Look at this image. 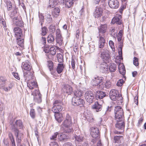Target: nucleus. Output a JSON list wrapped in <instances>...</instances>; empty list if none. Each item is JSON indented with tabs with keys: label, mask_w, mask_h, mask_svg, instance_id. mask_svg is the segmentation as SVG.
Instances as JSON below:
<instances>
[{
	"label": "nucleus",
	"mask_w": 146,
	"mask_h": 146,
	"mask_svg": "<svg viewBox=\"0 0 146 146\" xmlns=\"http://www.w3.org/2000/svg\"><path fill=\"white\" fill-rule=\"evenodd\" d=\"M102 9L99 7L96 8L94 12V16L95 18H98L100 17L102 15Z\"/></svg>",
	"instance_id": "18"
},
{
	"label": "nucleus",
	"mask_w": 146,
	"mask_h": 146,
	"mask_svg": "<svg viewBox=\"0 0 146 146\" xmlns=\"http://www.w3.org/2000/svg\"><path fill=\"white\" fill-rule=\"evenodd\" d=\"M58 135V133L57 132H56L54 133V134L50 138L51 139H52L54 140H56V137L57 135Z\"/></svg>",
	"instance_id": "59"
},
{
	"label": "nucleus",
	"mask_w": 146,
	"mask_h": 146,
	"mask_svg": "<svg viewBox=\"0 0 146 146\" xmlns=\"http://www.w3.org/2000/svg\"><path fill=\"white\" fill-rule=\"evenodd\" d=\"M8 135L10 140L14 139L13 135L11 133H9Z\"/></svg>",
	"instance_id": "64"
},
{
	"label": "nucleus",
	"mask_w": 146,
	"mask_h": 146,
	"mask_svg": "<svg viewBox=\"0 0 146 146\" xmlns=\"http://www.w3.org/2000/svg\"><path fill=\"white\" fill-rule=\"evenodd\" d=\"M37 86L36 83L34 81L27 83V86L30 89H33Z\"/></svg>",
	"instance_id": "34"
},
{
	"label": "nucleus",
	"mask_w": 146,
	"mask_h": 146,
	"mask_svg": "<svg viewBox=\"0 0 146 146\" xmlns=\"http://www.w3.org/2000/svg\"><path fill=\"white\" fill-rule=\"evenodd\" d=\"M63 106L61 105L58 106L53 107L52 109V111L54 113H59L63 109Z\"/></svg>",
	"instance_id": "23"
},
{
	"label": "nucleus",
	"mask_w": 146,
	"mask_h": 146,
	"mask_svg": "<svg viewBox=\"0 0 146 146\" xmlns=\"http://www.w3.org/2000/svg\"><path fill=\"white\" fill-rule=\"evenodd\" d=\"M50 146H59L57 143L56 142H52L50 144Z\"/></svg>",
	"instance_id": "61"
},
{
	"label": "nucleus",
	"mask_w": 146,
	"mask_h": 146,
	"mask_svg": "<svg viewBox=\"0 0 146 146\" xmlns=\"http://www.w3.org/2000/svg\"><path fill=\"white\" fill-rule=\"evenodd\" d=\"M57 3L56 0H49L48 8H52L57 4Z\"/></svg>",
	"instance_id": "32"
},
{
	"label": "nucleus",
	"mask_w": 146,
	"mask_h": 146,
	"mask_svg": "<svg viewBox=\"0 0 146 146\" xmlns=\"http://www.w3.org/2000/svg\"><path fill=\"white\" fill-rule=\"evenodd\" d=\"M57 57L58 62L62 63L63 62V56L61 54H59L57 55Z\"/></svg>",
	"instance_id": "47"
},
{
	"label": "nucleus",
	"mask_w": 146,
	"mask_h": 146,
	"mask_svg": "<svg viewBox=\"0 0 146 146\" xmlns=\"http://www.w3.org/2000/svg\"><path fill=\"white\" fill-rule=\"evenodd\" d=\"M99 36L100 39L98 43L99 50L104 48L105 43V40L104 38L101 36L100 34L99 35Z\"/></svg>",
	"instance_id": "14"
},
{
	"label": "nucleus",
	"mask_w": 146,
	"mask_h": 146,
	"mask_svg": "<svg viewBox=\"0 0 146 146\" xmlns=\"http://www.w3.org/2000/svg\"><path fill=\"white\" fill-rule=\"evenodd\" d=\"M24 127L22 121L20 120L16 121L14 124L11 126V129L12 131L14 133L16 137V140L17 143H19L21 141V134L19 133V131L17 127L20 129H23Z\"/></svg>",
	"instance_id": "1"
},
{
	"label": "nucleus",
	"mask_w": 146,
	"mask_h": 146,
	"mask_svg": "<svg viewBox=\"0 0 146 146\" xmlns=\"http://www.w3.org/2000/svg\"><path fill=\"white\" fill-rule=\"evenodd\" d=\"M108 64L106 62H103L100 65V69L102 72H106L108 71Z\"/></svg>",
	"instance_id": "19"
},
{
	"label": "nucleus",
	"mask_w": 146,
	"mask_h": 146,
	"mask_svg": "<svg viewBox=\"0 0 146 146\" xmlns=\"http://www.w3.org/2000/svg\"><path fill=\"white\" fill-rule=\"evenodd\" d=\"M13 87V85L11 83H10L8 86V87H3V88H2V89H3V90L6 92H8L10 91L11 89Z\"/></svg>",
	"instance_id": "49"
},
{
	"label": "nucleus",
	"mask_w": 146,
	"mask_h": 146,
	"mask_svg": "<svg viewBox=\"0 0 146 146\" xmlns=\"http://www.w3.org/2000/svg\"><path fill=\"white\" fill-rule=\"evenodd\" d=\"M106 96L105 92L101 91H97L95 94V98L97 100L102 99Z\"/></svg>",
	"instance_id": "17"
},
{
	"label": "nucleus",
	"mask_w": 146,
	"mask_h": 146,
	"mask_svg": "<svg viewBox=\"0 0 146 146\" xmlns=\"http://www.w3.org/2000/svg\"><path fill=\"white\" fill-rule=\"evenodd\" d=\"M124 81L123 79H121L119 80L117 83V85L118 86H120L122 85Z\"/></svg>",
	"instance_id": "58"
},
{
	"label": "nucleus",
	"mask_w": 146,
	"mask_h": 146,
	"mask_svg": "<svg viewBox=\"0 0 146 146\" xmlns=\"http://www.w3.org/2000/svg\"><path fill=\"white\" fill-rule=\"evenodd\" d=\"M32 95L33 96L34 101L38 103L42 102L41 95L38 90H36L32 93Z\"/></svg>",
	"instance_id": "7"
},
{
	"label": "nucleus",
	"mask_w": 146,
	"mask_h": 146,
	"mask_svg": "<svg viewBox=\"0 0 146 146\" xmlns=\"http://www.w3.org/2000/svg\"><path fill=\"white\" fill-rule=\"evenodd\" d=\"M90 134L92 137L96 138L99 135V131L97 128L92 127L91 129Z\"/></svg>",
	"instance_id": "15"
},
{
	"label": "nucleus",
	"mask_w": 146,
	"mask_h": 146,
	"mask_svg": "<svg viewBox=\"0 0 146 146\" xmlns=\"http://www.w3.org/2000/svg\"><path fill=\"white\" fill-rule=\"evenodd\" d=\"M47 66L50 71L52 70L53 68V64L51 61H48L47 62Z\"/></svg>",
	"instance_id": "48"
},
{
	"label": "nucleus",
	"mask_w": 146,
	"mask_h": 146,
	"mask_svg": "<svg viewBox=\"0 0 146 146\" xmlns=\"http://www.w3.org/2000/svg\"><path fill=\"white\" fill-rule=\"evenodd\" d=\"M45 19L48 23H51L52 18L50 14L48 13L46 14L45 15Z\"/></svg>",
	"instance_id": "45"
},
{
	"label": "nucleus",
	"mask_w": 146,
	"mask_h": 146,
	"mask_svg": "<svg viewBox=\"0 0 146 146\" xmlns=\"http://www.w3.org/2000/svg\"><path fill=\"white\" fill-rule=\"evenodd\" d=\"M116 68V64L112 63H110L109 66V70L111 72H114Z\"/></svg>",
	"instance_id": "39"
},
{
	"label": "nucleus",
	"mask_w": 146,
	"mask_h": 146,
	"mask_svg": "<svg viewBox=\"0 0 146 146\" xmlns=\"http://www.w3.org/2000/svg\"><path fill=\"white\" fill-rule=\"evenodd\" d=\"M38 16L40 21L39 22L40 23L41 26H42L44 20V17L42 13H39Z\"/></svg>",
	"instance_id": "46"
},
{
	"label": "nucleus",
	"mask_w": 146,
	"mask_h": 146,
	"mask_svg": "<svg viewBox=\"0 0 146 146\" xmlns=\"http://www.w3.org/2000/svg\"><path fill=\"white\" fill-rule=\"evenodd\" d=\"M60 11V10L59 8L56 7L54 9L52 13L54 17H57L59 15Z\"/></svg>",
	"instance_id": "36"
},
{
	"label": "nucleus",
	"mask_w": 146,
	"mask_h": 146,
	"mask_svg": "<svg viewBox=\"0 0 146 146\" xmlns=\"http://www.w3.org/2000/svg\"><path fill=\"white\" fill-rule=\"evenodd\" d=\"M50 54L52 55H54L56 54V50L54 47H51L50 48Z\"/></svg>",
	"instance_id": "52"
},
{
	"label": "nucleus",
	"mask_w": 146,
	"mask_h": 146,
	"mask_svg": "<svg viewBox=\"0 0 146 146\" xmlns=\"http://www.w3.org/2000/svg\"><path fill=\"white\" fill-rule=\"evenodd\" d=\"M47 40L48 42L51 43L54 40V36L52 34H50L47 37Z\"/></svg>",
	"instance_id": "42"
},
{
	"label": "nucleus",
	"mask_w": 146,
	"mask_h": 146,
	"mask_svg": "<svg viewBox=\"0 0 146 146\" xmlns=\"http://www.w3.org/2000/svg\"><path fill=\"white\" fill-rule=\"evenodd\" d=\"M53 107L63 105L62 102L60 100H56L53 103Z\"/></svg>",
	"instance_id": "41"
},
{
	"label": "nucleus",
	"mask_w": 146,
	"mask_h": 146,
	"mask_svg": "<svg viewBox=\"0 0 146 146\" xmlns=\"http://www.w3.org/2000/svg\"><path fill=\"white\" fill-rule=\"evenodd\" d=\"M118 69L119 73L122 75H123L125 73V70L124 66L123 64H120L118 66Z\"/></svg>",
	"instance_id": "28"
},
{
	"label": "nucleus",
	"mask_w": 146,
	"mask_h": 146,
	"mask_svg": "<svg viewBox=\"0 0 146 146\" xmlns=\"http://www.w3.org/2000/svg\"><path fill=\"white\" fill-rule=\"evenodd\" d=\"M109 95L111 99L113 101L116 100H120L122 99L121 94L119 93L118 90L115 89L111 90L110 91Z\"/></svg>",
	"instance_id": "3"
},
{
	"label": "nucleus",
	"mask_w": 146,
	"mask_h": 146,
	"mask_svg": "<svg viewBox=\"0 0 146 146\" xmlns=\"http://www.w3.org/2000/svg\"><path fill=\"white\" fill-rule=\"evenodd\" d=\"M99 54L101 55V58L105 61H108L110 58V55L108 51L106 48H104L99 49Z\"/></svg>",
	"instance_id": "4"
},
{
	"label": "nucleus",
	"mask_w": 146,
	"mask_h": 146,
	"mask_svg": "<svg viewBox=\"0 0 146 146\" xmlns=\"http://www.w3.org/2000/svg\"><path fill=\"white\" fill-rule=\"evenodd\" d=\"M71 65L72 68L73 69H74L75 68V61L74 59L73 58L71 60Z\"/></svg>",
	"instance_id": "63"
},
{
	"label": "nucleus",
	"mask_w": 146,
	"mask_h": 146,
	"mask_svg": "<svg viewBox=\"0 0 146 146\" xmlns=\"http://www.w3.org/2000/svg\"><path fill=\"white\" fill-rule=\"evenodd\" d=\"M64 92L68 94H70L73 91V89L71 87L68 85H65L64 88Z\"/></svg>",
	"instance_id": "24"
},
{
	"label": "nucleus",
	"mask_w": 146,
	"mask_h": 146,
	"mask_svg": "<svg viewBox=\"0 0 146 146\" xmlns=\"http://www.w3.org/2000/svg\"><path fill=\"white\" fill-rule=\"evenodd\" d=\"M24 76L25 80L29 81L30 80L32 79L33 78V74L30 73L29 75L28 74H24Z\"/></svg>",
	"instance_id": "33"
},
{
	"label": "nucleus",
	"mask_w": 146,
	"mask_h": 146,
	"mask_svg": "<svg viewBox=\"0 0 146 146\" xmlns=\"http://www.w3.org/2000/svg\"><path fill=\"white\" fill-rule=\"evenodd\" d=\"M86 118L88 121L90 122H92L94 120L93 115L92 114H88L86 117Z\"/></svg>",
	"instance_id": "44"
},
{
	"label": "nucleus",
	"mask_w": 146,
	"mask_h": 146,
	"mask_svg": "<svg viewBox=\"0 0 146 146\" xmlns=\"http://www.w3.org/2000/svg\"><path fill=\"white\" fill-rule=\"evenodd\" d=\"M64 68L63 64H59L56 69V71L58 74L61 73L62 71Z\"/></svg>",
	"instance_id": "37"
},
{
	"label": "nucleus",
	"mask_w": 146,
	"mask_h": 146,
	"mask_svg": "<svg viewBox=\"0 0 146 146\" xmlns=\"http://www.w3.org/2000/svg\"><path fill=\"white\" fill-rule=\"evenodd\" d=\"M121 16L119 14H117L113 18L111 23L113 24L116 23L120 25L122 24Z\"/></svg>",
	"instance_id": "10"
},
{
	"label": "nucleus",
	"mask_w": 146,
	"mask_h": 146,
	"mask_svg": "<svg viewBox=\"0 0 146 146\" xmlns=\"http://www.w3.org/2000/svg\"><path fill=\"white\" fill-rule=\"evenodd\" d=\"M56 36H62L60 33V31L59 29H57L56 30Z\"/></svg>",
	"instance_id": "60"
},
{
	"label": "nucleus",
	"mask_w": 146,
	"mask_h": 146,
	"mask_svg": "<svg viewBox=\"0 0 146 146\" xmlns=\"http://www.w3.org/2000/svg\"><path fill=\"white\" fill-rule=\"evenodd\" d=\"M122 36H117V39L118 42L119 47L118 49V52L119 55V58L120 59H122V49L123 46V41L122 40Z\"/></svg>",
	"instance_id": "8"
},
{
	"label": "nucleus",
	"mask_w": 146,
	"mask_h": 146,
	"mask_svg": "<svg viewBox=\"0 0 146 146\" xmlns=\"http://www.w3.org/2000/svg\"><path fill=\"white\" fill-rule=\"evenodd\" d=\"M6 5L8 11L11 10L12 8V4L10 1H7L6 2Z\"/></svg>",
	"instance_id": "51"
},
{
	"label": "nucleus",
	"mask_w": 146,
	"mask_h": 146,
	"mask_svg": "<svg viewBox=\"0 0 146 146\" xmlns=\"http://www.w3.org/2000/svg\"><path fill=\"white\" fill-rule=\"evenodd\" d=\"M114 114L115 119L116 121L123 120L124 118V112L122 108L117 106L115 107Z\"/></svg>",
	"instance_id": "2"
},
{
	"label": "nucleus",
	"mask_w": 146,
	"mask_h": 146,
	"mask_svg": "<svg viewBox=\"0 0 146 146\" xmlns=\"http://www.w3.org/2000/svg\"><path fill=\"white\" fill-rule=\"evenodd\" d=\"M92 109L95 110L96 111H99L102 110V106L96 102L92 106Z\"/></svg>",
	"instance_id": "21"
},
{
	"label": "nucleus",
	"mask_w": 146,
	"mask_h": 146,
	"mask_svg": "<svg viewBox=\"0 0 146 146\" xmlns=\"http://www.w3.org/2000/svg\"><path fill=\"white\" fill-rule=\"evenodd\" d=\"M104 85V88L105 87L107 88H109L111 86V82L109 81H106Z\"/></svg>",
	"instance_id": "55"
},
{
	"label": "nucleus",
	"mask_w": 146,
	"mask_h": 146,
	"mask_svg": "<svg viewBox=\"0 0 146 146\" xmlns=\"http://www.w3.org/2000/svg\"><path fill=\"white\" fill-rule=\"evenodd\" d=\"M55 118L56 120L59 123L61 122L62 120L63 117L61 114L58 113H54Z\"/></svg>",
	"instance_id": "29"
},
{
	"label": "nucleus",
	"mask_w": 146,
	"mask_h": 146,
	"mask_svg": "<svg viewBox=\"0 0 146 146\" xmlns=\"http://www.w3.org/2000/svg\"><path fill=\"white\" fill-rule=\"evenodd\" d=\"M133 64L136 66H137L139 65V59L136 57H134L133 60Z\"/></svg>",
	"instance_id": "54"
},
{
	"label": "nucleus",
	"mask_w": 146,
	"mask_h": 146,
	"mask_svg": "<svg viewBox=\"0 0 146 146\" xmlns=\"http://www.w3.org/2000/svg\"><path fill=\"white\" fill-rule=\"evenodd\" d=\"M71 118L70 116L68 114H67L66 116V119L62 124L63 126H68L72 125Z\"/></svg>",
	"instance_id": "16"
},
{
	"label": "nucleus",
	"mask_w": 146,
	"mask_h": 146,
	"mask_svg": "<svg viewBox=\"0 0 146 146\" xmlns=\"http://www.w3.org/2000/svg\"><path fill=\"white\" fill-rule=\"evenodd\" d=\"M75 139L79 142H82L83 140V137L81 135H76L75 137Z\"/></svg>",
	"instance_id": "50"
},
{
	"label": "nucleus",
	"mask_w": 146,
	"mask_h": 146,
	"mask_svg": "<svg viewBox=\"0 0 146 146\" xmlns=\"http://www.w3.org/2000/svg\"><path fill=\"white\" fill-rule=\"evenodd\" d=\"M65 3L66 7L70 8L73 5L74 1V0H65Z\"/></svg>",
	"instance_id": "31"
},
{
	"label": "nucleus",
	"mask_w": 146,
	"mask_h": 146,
	"mask_svg": "<svg viewBox=\"0 0 146 146\" xmlns=\"http://www.w3.org/2000/svg\"><path fill=\"white\" fill-rule=\"evenodd\" d=\"M84 96L85 99L88 102L92 103L94 102L95 96L93 92L90 91L86 92Z\"/></svg>",
	"instance_id": "5"
},
{
	"label": "nucleus",
	"mask_w": 146,
	"mask_h": 146,
	"mask_svg": "<svg viewBox=\"0 0 146 146\" xmlns=\"http://www.w3.org/2000/svg\"><path fill=\"white\" fill-rule=\"evenodd\" d=\"M67 137L64 133H62L58 136V139L60 141L64 140L66 139Z\"/></svg>",
	"instance_id": "43"
},
{
	"label": "nucleus",
	"mask_w": 146,
	"mask_h": 146,
	"mask_svg": "<svg viewBox=\"0 0 146 146\" xmlns=\"http://www.w3.org/2000/svg\"><path fill=\"white\" fill-rule=\"evenodd\" d=\"M107 28V26L106 25H101L98 28L99 35H100V33L102 34L104 33L106 31Z\"/></svg>",
	"instance_id": "20"
},
{
	"label": "nucleus",
	"mask_w": 146,
	"mask_h": 146,
	"mask_svg": "<svg viewBox=\"0 0 146 146\" xmlns=\"http://www.w3.org/2000/svg\"><path fill=\"white\" fill-rule=\"evenodd\" d=\"M21 38H17V44L21 47L23 48L24 47V39H21Z\"/></svg>",
	"instance_id": "38"
},
{
	"label": "nucleus",
	"mask_w": 146,
	"mask_h": 146,
	"mask_svg": "<svg viewBox=\"0 0 146 146\" xmlns=\"http://www.w3.org/2000/svg\"><path fill=\"white\" fill-rule=\"evenodd\" d=\"M95 80L94 81V84L95 86H97V88L100 89H102L104 88V85L103 83H101L104 78L102 77H97L95 78Z\"/></svg>",
	"instance_id": "9"
},
{
	"label": "nucleus",
	"mask_w": 146,
	"mask_h": 146,
	"mask_svg": "<svg viewBox=\"0 0 146 146\" xmlns=\"http://www.w3.org/2000/svg\"><path fill=\"white\" fill-rule=\"evenodd\" d=\"M123 139L122 136H115L113 138V142L115 143H120L121 142V141Z\"/></svg>",
	"instance_id": "26"
},
{
	"label": "nucleus",
	"mask_w": 146,
	"mask_h": 146,
	"mask_svg": "<svg viewBox=\"0 0 146 146\" xmlns=\"http://www.w3.org/2000/svg\"><path fill=\"white\" fill-rule=\"evenodd\" d=\"M56 41L57 45L59 46H62L63 44V38L62 36H56Z\"/></svg>",
	"instance_id": "30"
},
{
	"label": "nucleus",
	"mask_w": 146,
	"mask_h": 146,
	"mask_svg": "<svg viewBox=\"0 0 146 146\" xmlns=\"http://www.w3.org/2000/svg\"><path fill=\"white\" fill-rule=\"evenodd\" d=\"M47 29L45 27H42L41 35L43 36L45 35L47 33Z\"/></svg>",
	"instance_id": "53"
},
{
	"label": "nucleus",
	"mask_w": 146,
	"mask_h": 146,
	"mask_svg": "<svg viewBox=\"0 0 146 146\" xmlns=\"http://www.w3.org/2000/svg\"><path fill=\"white\" fill-rule=\"evenodd\" d=\"M6 80L3 77H0V88L2 89L5 86Z\"/></svg>",
	"instance_id": "35"
},
{
	"label": "nucleus",
	"mask_w": 146,
	"mask_h": 146,
	"mask_svg": "<svg viewBox=\"0 0 146 146\" xmlns=\"http://www.w3.org/2000/svg\"><path fill=\"white\" fill-rule=\"evenodd\" d=\"M63 146H73V145L71 143L67 142L64 143Z\"/></svg>",
	"instance_id": "62"
},
{
	"label": "nucleus",
	"mask_w": 146,
	"mask_h": 146,
	"mask_svg": "<svg viewBox=\"0 0 146 146\" xmlns=\"http://www.w3.org/2000/svg\"><path fill=\"white\" fill-rule=\"evenodd\" d=\"M63 130L64 133H70L73 131V128L72 125L63 126Z\"/></svg>",
	"instance_id": "25"
},
{
	"label": "nucleus",
	"mask_w": 146,
	"mask_h": 146,
	"mask_svg": "<svg viewBox=\"0 0 146 146\" xmlns=\"http://www.w3.org/2000/svg\"><path fill=\"white\" fill-rule=\"evenodd\" d=\"M110 7L113 9H117L119 6V3L117 0H109L108 2Z\"/></svg>",
	"instance_id": "11"
},
{
	"label": "nucleus",
	"mask_w": 146,
	"mask_h": 146,
	"mask_svg": "<svg viewBox=\"0 0 146 146\" xmlns=\"http://www.w3.org/2000/svg\"><path fill=\"white\" fill-rule=\"evenodd\" d=\"M49 31L50 32L53 33L55 30V27L54 25H51L49 27Z\"/></svg>",
	"instance_id": "57"
},
{
	"label": "nucleus",
	"mask_w": 146,
	"mask_h": 146,
	"mask_svg": "<svg viewBox=\"0 0 146 146\" xmlns=\"http://www.w3.org/2000/svg\"><path fill=\"white\" fill-rule=\"evenodd\" d=\"M72 104L74 106L82 105L83 106L85 104L84 100L80 98L74 97L71 101Z\"/></svg>",
	"instance_id": "6"
},
{
	"label": "nucleus",
	"mask_w": 146,
	"mask_h": 146,
	"mask_svg": "<svg viewBox=\"0 0 146 146\" xmlns=\"http://www.w3.org/2000/svg\"><path fill=\"white\" fill-rule=\"evenodd\" d=\"M15 36L17 38L22 37V33L21 29L18 27H15L13 29Z\"/></svg>",
	"instance_id": "12"
},
{
	"label": "nucleus",
	"mask_w": 146,
	"mask_h": 146,
	"mask_svg": "<svg viewBox=\"0 0 146 146\" xmlns=\"http://www.w3.org/2000/svg\"><path fill=\"white\" fill-rule=\"evenodd\" d=\"M30 114L32 118H34L35 117V113L34 109H31L30 112Z\"/></svg>",
	"instance_id": "56"
},
{
	"label": "nucleus",
	"mask_w": 146,
	"mask_h": 146,
	"mask_svg": "<svg viewBox=\"0 0 146 146\" xmlns=\"http://www.w3.org/2000/svg\"><path fill=\"white\" fill-rule=\"evenodd\" d=\"M123 121H116L117 122L115 124L116 127L119 129H123L124 128L125 125Z\"/></svg>",
	"instance_id": "22"
},
{
	"label": "nucleus",
	"mask_w": 146,
	"mask_h": 146,
	"mask_svg": "<svg viewBox=\"0 0 146 146\" xmlns=\"http://www.w3.org/2000/svg\"><path fill=\"white\" fill-rule=\"evenodd\" d=\"M13 22L14 23L20 27L23 26L24 25L23 21L21 20H19L16 18H14L13 19Z\"/></svg>",
	"instance_id": "27"
},
{
	"label": "nucleus",
	"mask_w": 146,
	"mask_h": 146,
	"mask_svg": "<svg viewBox=\"0 0 146 146\" xmlns=\"http://www.w3.org/2000/svg\"><path fill=\"white\" fill-rule=\"evenodd\" d=\"M74 96L76 97L79 98L82 96V91L80 90H77L74 92Z\"/></svg>",
	"instance_id": "40"
},
{
	"label": "nucleus",
	"mask_w": 146,
	"mask_h": 146,
	"mask_svg": "<svg viewBox=\"0 0 146 146\" xmlns=\"http://www.w3.org/2000/svg\"><path fill=\"white\" fill-rule=\"evenodd\" d=\"M21 67L23 69L25 70H30L31 69V66L28 60H26L22 63Z\"/></svg>",
	"instance_id": "13"
}]
</instances>
